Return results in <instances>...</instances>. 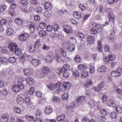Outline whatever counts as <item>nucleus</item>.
Returning a JSON list of instances; mask_svg holds the SVG:
<instances>
[{"label": "nucleus", "instance_id": "9", "mask_svg": "<svg viewBox=\"0 0 122 122\" xmlns=\"http://www.w3.org/2000/svg\"><path fill=\"white\" fill-rule=\"evenodd\" d=\"M63 86L64 87L63 88L62 87L63 90H61L62 92H64L66 89H69L71 86V85L68 82H66L63 83Z\"/></svg>", "mask_w": 122, "mask_h": 122}, {"label": "nucleus", "instance_id": "42", "mask_svg": "<svg viewBox=\"0 0 122 122\" xmlns=\"http://www.w3.org/2000/svg\"><path fill=\"white\" fill-rule=\"evenodd\" d=\"M30 30L31 31V32H34L35 31V24L34 23H32L30 24L29 26Z\"/></svg>", "mask_w": 122, "mask_h": 122}, {"label": "nucleus", "instance_id": "4", "mask_svg": "<svg viewBox=\"0 0 122 122\" xmlns=\"http://www.w3.org/2000/svg\"><path fill=\"white\" fill-rule=\"evenodd\" d=\"M63 30L65 32L67 33H72V28L71 25H65L63 26Z\"/></svg>", "mask_w": 122, "mask_h": 122}, {"label": "nucleus", "instance_id": "11", "mask_svg": "<svg viewBox=\"0 0 122 122\" xmlns=\"http://www.w3.org/2000/svg\"><path fill=\"white\" fill-rule=\"evenodd\" d=\"M50 69L46 66L42 67L41 68V71L42 72L45 74H48L50 71Z\"/></svg>", "mask_w": 122, "mask_h": 122}, {"label": "nucleus", "instance_id": "6", "mask_svg": "<svg viewBox=\"0 0 122 122\" xmlns=\"http://www.w3.org/2000/svg\"><path fill=\"white\" fill-rule=\"evenodd\" d=\"M29 35L26 33H22L19 36L20 40L22 41H25L29 38Z\"/></svg>", "mask_w": 122, "mask_h": 122}, {"label": "nucleus", "instance_id": "28", "mask_svg": "<svg viewBox=\"0 0 122 122\" xmlns=\"http://www.w3.org/2000/svg\"><path fill=\"white\" fill-rule=\"evenodd\" d=\"M65 117V115L62 114L59 116L57 118V120L59 122L63 121Z\"/></svg>", "mask_w": 122, "mask_h": 122}, {"label": "nucleus", "instance_id": "48", "mask_svg": "<svg viewBox=\"0 0 122 122\" xmlns=\"http://www.w3.org/2000/svg\"><path fill=\"white\" fill-rule=\"evenodd\" d=\"M53 28V27L52 26L49 25L46 28V29L48 32H50L52 31Z\"/></svg>", "mask_w": 122, "mask_h": 122}, {"label": "nucleus", "instance_id": "1", "mask_svg": "<svg viewBox=\"0 0 122 122\" xmlns=\"http://www.w3.org/2000/svg\"><path fill=\"white\" fill-rule=\"evenodd\" d=\"M0 121L1 122H15L16 120L13 116L11 117L9 119V115L6 114L2 116Z\"/></svg>", "mask_w": 122, "mask_h": 122}, {"label": "nucleus", "instance_id": "16", "mask_svg": "<svg viewBox=\"0 0 122 122\" xmlns=\"http://www.w3.org/2000/svg\"><path fill=\"white\" fill-rule=\"evenodd\" d=\"M44 6L46 10H51V5L50 2L48 1L46 2Z\"/></svg>", "mask_w": 122, "mask_h": 122}, {"label": "nucleus", "instance_id": "24", "mask_svg": "<svg viewBox=\"0 0 122 122\" xmlns=\"http://www.w3.org/2000/svg\"><path fill=\"white\" fill-rule=\"evenodd\" d=\"M13 109L14 112L17 114H20L21 112V109L18 107H14Z\"/></svg>", "mask_w": 122, "mask_h": 122}, {"label": "nucleus", "instance_id": "59", "mask_svg": "<svg viewBox=\"0 0 122 122\" xmlns=\"http://www.w3.org/2000/svg\"><path fill=\"white\" fill-rule=\"evenodd\" d=\"M69 71H63V72H64L63 74L64 77L67 78L69 77Z\"/></svg>", "mask_w": 122, "mask_h": 122}, {"label": "nucleus", "instance_id": "7", "mask_svg": "<svg viewBox=\"0 0 122 122\" xmlns=\"http://www.w3.org/2000/svg\"><path fill=\"white\" fill-rule=\"evenodd\" d=\"M18 47L17 45L16 44L14 43H10L9 46V47L10 51L12 52L15 51Z\"/></svg>", "mask_w": 122, "mask_h": 122}, {"label": "nucleus", "instance_id": "39", "mask_svg": "<svg viewBox=\"0 0 122 122\" xmlns=\"http://www.w3.org/2000/svg\"><path fill=\"white\" fill-rule=\"evenodd\" d=\"M53 100L54 102L56 103H59L61 102L60 98L59 97L56 96L53 97Z\"/></svg>", "mask_w": 122, "mask_h": 122}, {"label": "nucleus", "instance_id": "15", "mask_svg": "<svg viewBox=\"0 0 122 122\" xmlns=\"http://www.w3.org/2000/svg\"><path fill=\"white\" fill-rule=\"evenodd\" d=\"M45 112L46 114H49L52 111V108L50 106H47L45 108Z\"/></svg>", "mask_w": 122, "mask_h": 122}, {"label": "nucleus", "instance_id": "54", "mask_svg": "<svg viewBox=\"0 0 122 122\" xmlns=\"http://www.w3.org/2000/svg\"><path fill=\"white\" fill-rule=\"evenodd\" d=\"M36 49V48L35 47L34 45H32L30 46L29 50L31 52L33 53L35 51Z\"/></svg>", "mask_w": 122, "mask_h": 122}, {"label": "nucleus", "instance_id": "55", "mask_svg": "<svg viewBox=\"0 0 122 122\" xmlns=\"http://www.w3.org/2000/svg\"><path fill=\"white\" fill-rule=\"evenodd\" d=\"M9 13L12 16L14 15L15 14V10L14 9L10 8L9 10Z\"/></svg>", "mask_w": 122, "mask_h": 122}, {"label": "nucleus", "instance_id": "43", "mask_svg": "<svg viewBox=\"0 0 122 122\" xmlns=\"http://www.w3.org/2000/svg\"><path fill=\"white\" fill-rule=\"evenodd\" d=\"M117 112L118 113H121L122 112V108L120 106H118L116 108Z\"/></svg>", "mask_w": 122, "mask_h": 122}, {"label": "nucleus", "instance_id": "57", "mask_svg": "<svg viewBox=\"0 0 122 122\" xmlns=\"http://www.w3.org/2000/svg\"><path fill=\"white\" fill-rule=\"evenodd\" d=\"M7 22L6 20L3 19L0 21V25L1 26L5 25Z\"/></svg>", "mask_w": 122, "mask_h": 122}, {"label": "nucleus", "instance_id": "25", "mask_svg": "<svg viewBox=\"0 0 122 122\" xmlns=\"http://www.w3.org/2000/svg\"><path fill=\"white\" fill-rule=\"evenodd\" d=\"M106 67L104 66L100 67L97 69V71L99 72H105L106 70Z\"/></svg>", "mask_w": 122, "mask_h": 122}, {"label": "nucleus", "instance_id": "27", "mask_svg": "<svg viewBox=\"0 0 122 122\" xmlns=\"http://www.w3.org/2000/svg\"><path fill=\"white\" fill-rule=\"evenodd\" d=\"M68 41L70 44L72 45L76 43V40L75 38L71 37L68 40Z\"/></svg>", "mask_w": 122, "mask_h": 122}, {"label": "nucleus", "instance_id": "58", "mask_svg": "<svg viewBox=\"0 0 122 122\" xmlns=\"http://www.w3.org/2000/svg\"><path fill=\"white\" fill-rule=\"evenodd\" d=\"M79 6L80 9L82 11L85 10L86 9V7L83 4H79Z\"/></svg>", "mask_w": 122, "mask_h": 122}, {"label": "nucleus", "instance_id": "41", "mask_svg": "<svg viewBox=\"0 0 122 122\" xmlns=\"http://www.w3.org/2000/svg\"><path fill=\"white\" fill-rule=\"evenodd\" d=\"M18 83L19 82H22L25 80V79L22 76V75H20L18 76Z\"/></svg>", "mask_w": 122, "mask_h": 122}, {"label": "nucleus", "instance_id": "21", "mask_svg": "<svg viewBox=\"0 0 122 122\" xmlns=\"http://www.w3.org/2000/svg\"><path fill=\"white\" fill-rule=\"evenodd\" d=\"M75 49V46L73 45H71L69 46L67 48V50L69 52H71L73 51Z\"/></svg>", "mask_w": 122, "mask_h": 122}, {"label": "nucleus", "instance_id": "17", "mask_svg": "<svg viewBox=\"0 0 122 122\" xmlns=\"http://www.w3.org/2000/svg\"><path fill=\"white\" fill-rule=\"evenodd\" d=\"M92 85V83L91 80L87 79L86 80V83L84 84V86L85 87H87L89 86Z\"/></svg>", "mask_w": 122, "mask_h": 122}, {"label": "nucleus", "instance_id": "36", "mask_svg": "<svg viewBox=\"0 0 122 122\" xmlns=\"http://www.w3.org/2000/svg\"><path fill=\"white\" fill-rule=\"evenodd\" d=\"M15 21L16 23L19 25H21L23 22L22 20L19 18L16 19Z\"/></svg>", "mask_w": 122, "mask_h": 122}, {"label": "nucleus", "instance_id": "40", "mask_svg": "<svg viewBox=\"0 0 122 122\" xmlns=\"http://www.w3.org/2000/svg\"><path fill=\"white\" fill-rule=\"evenodd\" d=\"M16 101L18 104H20L23 102L24 99L22 97H20L17 99Z\"/></svg>", "mask_w": 122, "mask_h": 122}, {"label": "nucleus", "instance_id": "18", "mask_svg": "<svg viewBox=\"0 0 122 122\" xmlns=\"http://www.w3.org/2000/svg\"><path fill=\"white\" fill-rule=\"evenodd\" d=\"M74 17L76 19H79L81 16V14L79 12L76 11L73 14Z\"/></svg>", "mask_w": 122, "mask_h": 122}, {"label": "nucleus", "instance_id": "14", "mask_svg": "<svg viewBox=\"0 0 122 122\" xmlns=\"http://www.w3.org/2000/svg\"><path fill=\"white\" fill-rule=\"evenodd\" d=\"M78 69L81 71H85L86 69V66L85 65L80 64L78 65Z\"/></svg>", "mask_w": 122, "mask_h": 122}, {"label": "nucleus", "instance_id": "45", "mask_svg": "<svg viewBox=\"0 0 122 122\" xmlns=\"http://www.w3.org/2000/svg\"><path fill=\"white\" fill-rule=\"evenodd\" d=\"M36 12L39 14H41L42 13V9L40 7H37L36 9Z\"/></svg>", "mask_w": 122, "mask_h": 122}, {"label": "nucleus", "instance_id": "61", "mask_svg": "<svg viewBox=\"0 0 122 122\" xmlns=\"http://www.w3.org/2000/svg\"><path fill=\"white\" fill-rule=\"evenodd\" d=\"M89 74L87 71H85L83 74H82L81 77L82 78H85L87 77L88 76Z\"/></svg>", "mask_w": 122, "mask_h": 122}, {"label": "nucleus", "instance_id": "13", "mask_svg": "<svg viewBox=\"0 0 122 122\" xmlns=\"http://www.w3.org/2000/svg\"><path fill=\"white\" fill-rule=\"evenodd\" d=\"M87 41L88 43L90 44L93 43L94 41V38L92 36H90L87 37Z\"/></svg>", "mask_w": 122, "mask_h": 122}, {"label": "nucleus", "instance_id": "53", "mask_svg": "<svg viewBox=\"0 0 122 122\" xmlns=\"http://www.w3.org/2000/svg\"><path fill=\"white\" fill-rule=\"evenodd\" d=\"M108 57L111 60L113 61L115 59V56L114 55L110 54L108 55Z\"/></svg>", "mask_w": 122, "mask_h": 122}, {"label": "nucleus", "instance_id": "63", "mask_svg": "<svg viewBox=\"0 0 122 122\" xmlns=\"http://www.w3.org/2000/svg\"><path fill=\"white\" fill-rule=\"evenodd\" d=\"M75 106V104L74 103H73L69 106H66V108L67 110L71 109L74 108Z\"/></svg>", "mask_w": 122, "mask_h": 122}, {"label": "nucleus", "instance_id": "62", "mask_svg": "<svg viewBox=\"0 0 122 122\" xmlns=\"http://www.w3.org/2000/svg\"><path fill=\"white\" fill-rule=\"evenodd\" d=\"M110 115L111 117L112 118H116L117 116V113L115 112H111L110 114Z\"/></svg>", "mask_w": 122, "mask_h": 122}, {"label": "nucleus", "instance_id": "49", "mask_svg": "<svg viewBox=\"0 0 122 122\" xmlns=\"http://www.w3.org/2000/svg\"><path fill=\"white\" fill-rule=\"evenodd\" d=\"M18 86L19 88V89H24V85L22 82L18 83Z\"/></svg>", "mask_w": 122, "mask_h": 122}, {"label": "nucleus", "instance_id": "32", "mask_svg": "<svg viewBox=\"0 0 122 122\" xmlns=\"http://www.w3.org/2000/svg\"><path fill=\"white\" fill-rule=\"evenodd\" d=\"M14 52H15V53L16 55L18 56L20 55L22 53L21 50L20 49H19L18 47Z\"/></svg>", "mask_w": 122, "mask_h": 122}, {"label": "nucleus", "instance_id": "38", "mask_svg": "<svg viewBox=\"0 0 122 122\" xmlns=\"http://www.w3.org/2000/svg\"><path fill=\"white\" fill-rule=\"evenodd\" d=\"M59 51L61 55L65 57L66 56V53L63 49H60L59 50Z\"/></svg>", "mask_w": 122, "mask_h": 122}, {"label": "nucleus", "instance_id": "22", "mask_svg": "<svg viewBox=\"0 0 122 122\" xmlns=\"http://www.w3.org/2000/svg\"><path fill=\"white\" fill-rule=\"evenodd\" d=\"M115 102L114 101L111 100L108 101L107 102V105L109 106L115 107Z\"/></svg>", "mask_w": 122, "mask_h": 122}, {"label": "nucleus", "instance_id": "56", "mask_svg": "<svg viewBox=\"0 0 122 122\" xmlns=\"http://www.w3.org/2000/svg\"><path fill=\"white\" fill-rule=\"evenodd\" d=\"M69 44L67 42H65L63 44L62 46L64 48L66 49L69 46Z\"/></svg>", "mask_w": 122, "mask_h": 122}, {"label": "nucleus", "instance_id": "35", "mask_svg": "<svg viewBox=\"0 0 122 122\" xmlns=\"http://www.w3.org/2000/svg\"><path fill=\"white\" fill-rule=\"evenodd\" d=\"M90 31L91 34H96L97 33V31L95 27H93L90 29Z\"/></svg>", "mask_w": 122, "mask_h": 122}, {"label": "nucleus", "instance_id": "3", "mask_svg": "<svg viewBox=\"0 0 122 122\" xmlns=\"http://www.w3.org/2000/svg\"><path fill=\"white\" fill-rule=\"evenodd\" d=\"M122 73V68L120 67L118 68L116 71H113L111 73V75L113 77H117L120 76Z\"/></svg>", "mask_w": 122, "mask_h": 122}, {"label": "nucleus", "instance_id": "26", "mask_svg": "<svg viewBox=\"0 0 122 122\" xmlns=\"http://www.w3.org/2000/svg\"><path fill=\"white\" fill-rule=\"evenodd\" d=\"M7 7L5 5H2L0 6V15L6 10Z\"/></svg>", "mask_w": 122, "mask_h": 122}, {"label": "nucleus", "instance_id": "20", "mask_svg": "<svg viewBox=\"0 0 122 122\" xmlns=\"http://www.w3.org/2000/svg\"><path fill=\"white\" fill-rule=\"evenodd\" d=\"M40 61L36 59H33L31 61V62L33 65L35 66H38Z\"/></svg>", "mask_w": 122, "mask_h": 122}, {"label": "nucleus", "instance_id": "50", "mask_svg": "<svg viewBox=\"0 0 122 122\" xmlns=\"http://www.w3.org/2000/svg\"><path fill=\"white\" fill-rule=\"evenodd\" d=\"M95 26V27L99 32H101L102 31V28L100 25L97 24Z\"/></svg>", "mask_w": 122, "mask_h": 122}, {"label": "nucleus", "instance_id": "23", "mask_svg": "<svg viewBox=\"0 0 122 122\" xmlns=\"http://www.w3.org/2000/svg\"><path fill=\"white\" fill-rule=\"evenodd\" d=\"M12 90L13 92L15 93H17L20 91V89L18 86L15 85L13 86L12 87Z\"/></svg>", "mask_w": 122, "mask_h": 122}, {"label": "nucleus", "instance_id": "51", "mask_svg": "<svg viewBox=\"0 0 122 122\" xmlns=\"http://www.w3.org/2000/svg\"><path fill=\"white\" fill-rule=\"evenodd\" d=\"M46 25V24L45 22H42L40 23L39 26L41 29H43L45 28Z\"/></svg>", "mask_w": 122, "mask_h": 122}, {"label": "nucleus", "instance_id": "8", "mask_svg": "<svg viewBox=\"0 0 122 122\" xmlns=\"http://www.w3.org/2000/svg\"><path fill=\"white\" fill-rule=\"evenodd\" d=\"M106 120L105 117L102 116H98L96 117L97 122H105Z\"/></svg>", "mask_w": 122, "mask_h": 122}, {"label": "nucleus", "instance_id": "64", "mask_svg": "<svg viewBox=\"0 0 122 122\" xmlns=\"http://www.w3.org/2000/svg\"><path fill=\"white\" fill-rule=\"evenodd\" d=\"M97 9L99 12H101L102 11V10L103 9V7L102 6L99 5L98 6Z\"/></svg>", "mask_w": 122, "mask_h": 122}, {"label": "nucleus", "instance_id": "37", "mask_svg": "<svg viewBox=\"0 0 122 122\" xmlns=\"http://www.w3.org/2000/svg\"><path fill=\"white\" fill-rule=\"evenodd\" d=\"M8 60L10 63H15L16 61V59L14 57H13L9 58Z\"/></svg>", "mask_w": 122, "mask_h": 122}, {"label": "nucleus", "instance_id": "60", "mask_svg": "<svg viewBox=\"0 0 122 122\" xmlns=\"http://www.w3.org/2000/svg\"><path fill=\"white\" fill-rule=\"evenodd\" d=\"M109 20L110 21H113L115 20V18L113 15L110 14L108 16Z\"/></svg>", "mask_w": 122, "mask_h": 122}, {"label": "nucleus", "instance_id": "5", "mask_svg": "<svg viewBox=\"0 0 122 122\" xmlns=\"http://www.w3.org/2000/svg\"><path fill=\"white\" fill-rule=\"evenodd\" d=\"M97 103L94 100H91L88 102V106L91 108H92L95 107H96L97 109H99V107L95 105V104Z\"/></svg>", "mask_w": 122, "mask_h": 122}, {"label": "nucleus", "instance_id": "10", "mask_svg": "<svg viewBox=\"0 0 122 122\" xmlns=\"http://www.w3.org/2000/svg\"><path fill=\"white\" fill-rule=\"evenodd\" d=\"M85 98L84 96H82L78 97L76 99V102L77 103L81 104L84 102Z\"/></svg>", "mask_w": 122, "mask_h": 122}, {"label": "nucleus", "instance_id": "31", "mask_svg": "<svg viewBox=\"0 0 122 122\" xmlns=\"http://www.w3.org/2000/svg\"><path fill=\"white\" fill-rule=\"evenodd\" d=\"M70 68V66L67 64H65L62 68V70L63 71H68Z\"/></svg>", "mask_w": 122, "mask_h": 122}, {"label": "nucleus", "instance_id": "33", "mask_svg": "<svg viewBox=\"0 0 122 122\" xmlns=\"http://www.w3.org/2000/svg\"><path fill=\"white\" fill-rule=\"evenodd\" d=\"M77 35L81 40H82L85 37L84 34L82 32H79L77 33Z\"/></svg>", "mask_w": 122, "mask_h": 122}, {"label": "nucleus", "instance_id": "34", "mask_svg": "<svg viewBox=\"0 0 122 122\" xmlns=\"http://www.w3.org/2000/svg\"><path fill=\"white\" fill-rule=\"evenodd\" d=\"M6 33L8 35L10 36L13 34V31L12 28H9L7 29Z\"/></svg>", "mask_w": 122, "mask_h": 122}, {"label": "nucleus", "instance_id": "46", "mask_svg": "<svg viewBox=\"0 0 122 122\" xmlns=\"http://www.w3.org/2000/svg\"><path fill=\"white\" fill-rule=\"evenodd\" d=\"M39 35L41 36H45L46 35V32L44 30H41L39 31Z\"/></svg>", "mask_w": 122, "mask_h": 122}, {"label": "nucleus", "instance_id": "2", "mask_svg": "<svg viewBox=\"0 0 122 122\" xmlns=\"http://www.w3.org/2000/svg\"><path fill=\"white\" fill-rule=\"evenodd\" d=\"M54 56V54L52 52H49L46 57V61L48 63H50L53 60Z\"/></svg>", "mask_w": 122, "mask_h": 122}, {"label": "nucleus", "instance_id": "12", "mask_svg": "<svg viewBox=\"0 0 122 122\" xmlns=\"http://www.w3.org/2000/svg\"><path fill=\"white\" fill-rule=\"evenodd\" d=\"M24 73L26 76H30L32 74V71L31 69L27 68L24 70Z\"/></svg>", "mask_w": 122, "mask_h": 122}, {"label": "nucleus", "instance_id": "52", "mask_svg": "<svg viewBox=\"0 0 122 122\" xmlns=\"http://www.w3.org/2000/svg\"><path fill=\"white\" fill-rule=\"evenodd\" d=\"M26 118L28 121H32L34 119V117L30 115L26 117Z\"/></svg>", "mask_w": 122, "mask_h": 122}, {"label": "nucleus", "instance_id": "29", "mask_svg": "<svg viewBox=\"0 0 122 122\" xmlns=\"http://www.w3.org/2000/svg\"><path fill=\"white\" fill-rule=\"evenodd\" d=\"M102 45L101 42L99 41H98L97 48L98 51L101 52H102Z\"/></svg>", "mask_w": 122, "mask_h": 122}, {"label": "nucleus", "instance_id": "47", "mask_svg": "<svg viewBox=\"0 0 122 122\" xmlns=\"http://www.w3.org/2000/svg\"><path fill=\"white\" fill-rule=\"evenodd\" d=\"M62 98L64 100H66L68 99V94L66 93H64L62 96Z\"/></svg>", "mask_w": 122, "mask_h": 122}, {"label": "nucleus", "instance_id": "19", "mask_svg": "<svg viewBox=\"0 0 122 122\" xmlns=\"http://www.w3.org/2000/svg\"><path fill=\"white\" fill-rule=\"evenodd\" d=\"M47 86L48 88L51 90H54L56 88L55 85L53 83H51L50 84H48Z\"/></svg>", "mask_w": 122, "mask_h": 122}, {"label": "nucleus", "instance_id": "44", "mask_svg": "<svg viewBox=\"0 0 122 122\" xmlns=\"http://www.w3.org/2000/svg\"><path fill=\"white\" fill-rule=\"evenodd\" d=\"M56 57V60L59 62H60L63 61L61 58V57L59 54L57 55Z\"/></svg>", "mask_w": 122, "mask_h": 122}, {"label": "nucleus", "instance_id": "30", "mask_svg": "<svg viewBox=\"0 0 122 122\" xmlns=\"http://www.w3.org/2000/svg\"><path fill=\"white\" fill-rule=\"evenodd\" d=\"M27 83L29 85H32L34 82V80L32 78L30 77H28L26 80Z\"/></svg>", "mask_w": 122, "mask_h": 122}]
</instances>
